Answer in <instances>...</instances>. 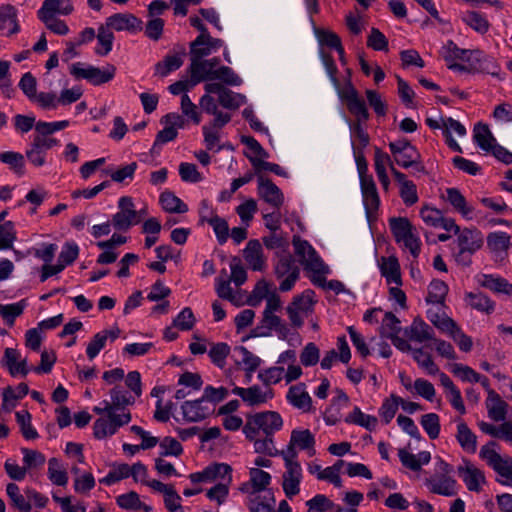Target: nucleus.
Instances as JSON below:
<instances>
[{
	"instance_id": "42",
	"label": "nucleus",
	"mask_w": 512,
	"mask_h": 512,
	"mask_svg": "<svg viewBox=\"0 0 512 512\" xmlns=\"http://www.w3.org/2000/svg\"><path fill=\"white\" fill-rule=\"evenodd\" d=\"M398 456L403 466L413 471L420 470L423 465L428 464L431 460V454L428 451L412 454L404 449H400Z\"/></svg>"
},
{
	"instance_id": "36",
	"label": "nucleus",
	"mask_w": 512,
	"mask_h": 512,
	"mask_svg": "<svg viewBox=\"0 0 512 512\" xmlns=\"http://www.w3.org/2000/svg\"><path fill=\"white\" fill-rule=\"evenodd\" d=\"M405 335L411 341L424 343L433 341V329L420 318H415L411 325L405 329Z\"/></svg>"
},
{
	"instance_id": "48",
	"label": "nucleus",
	"mask_w": 512,
	"mask_h": 512,
	"mask_svg": "<svg viewBox=\"0 0 512 512\" xmlns=\"http://www.w3.org/2000/svg\"><path fill=\"white\" fill-rule=\"evenodd\" d=\"M7 30L8 34L19 31L16 9L12 5L0 7V32Z\"/></svg>"
},
{
	"instance_id": "55",
	"label": "nucleus",
	"mask_w": 512,
	"mask_h": 512,
	"mask_svg": "<svg viewBox=\"0 0 512 512\" xmlns=\"http://www.w3.org/2000/svg\"><path fill=\"white\" fill-rule=\"evenodd\" d=\"M348 423H353L366 428L369 431H373L377 427L378 420L375 416L363 413L358 407H355L353 411L345 419Z\"/></svg>"
},
{
	"instance_id": "18",
	"label": "nucleus",
	"mask_w": 512,
	"mask_h": 512,
	"mask_svg": "<svg viewBox=\"0 0 512 512\" xmlns=\"http://www.w3.org/2000/svg\"><path fill=\"white\" fill-rule=\"evenodd\" d=\"M111 401L103 400L101 406H95L93 411L102 415L104 413H117V411L126 412L125 407L133 404L134 399L127 395V393L120 387L116 386L110 390Z\"/></svg>"
},
{
	"instance_id": "57",
	"label": "nucleus",
	"mask_w": 512,
	"mask_h": 512,
	"mask_svg": "<svg viewBox=\"0 0 512 512\" xmlns=\"http://www.w3.org/2000/svg\"><path fill=\"white\" fill-rule=\"evenodd\" d=\"M48 478L58 486H66L68 483L67 472L56 458H51L48 462Z\"/></svg>"
},
{
	"instance_id": "25",
	"label": "nucleus",
	"mask_w": 512,
	"mask_h": 512,
	"mask_svg": "<svg viewBox=\"0 0 512 512\" xmlns=\"http://www.w3.org/2000/svg\"><path fill=\"white\" fill-rule=\"evenodd\" d=\"M1 365L9 371L11 376H26L30 371L27 359L21 358L19 351L14 348H6L4 350Z\"/></svg>"
},
{
	"instance_id": "29",
	"label": "nucleus",
	"mask_w": 512,
	"mask_h": 512,
	"mask_svg": "<svg viewBox=\"0 0 512 512\" xmlns=\"http://www.w3.org/2000/svg\"><path fill=\"white\" fill-rule=\"evenodd\" d=\"M286 398L289 404L294 408H297L302 412L312 411V398L307 392L306 385L304 383H298L291 386L288 389Z\"/></svg>"
},
{
	"instance_id": "32",
	"label": "nucleus",
	"mask_w": 512,
	"mask_h": 512,
	"mask_svg": "<svg viewBox=\"0 0 512 512\" xmlns=\"http://www.w3.org/2000/svg\"><path fill=\"white\" fill-rule=\"evenodd\" d=\"M183 418L188 422H199L205 419L212 411L211 407L205 405V401L201 397L194 401H185L182 406Z\"/></svg>"
},
{
	"instance_id": "64",
	"label": "nucleus",
	"mask_w": 512,
	"mask_h": 512,
	"mask_svg": "<svg viewBox=\"0 0 512 512\" xmlns=\"http://www.w3.org/2000/svg\"><path fill=\"white\" fill-rule=\"evenodd\" d=\"M219 104L227 109H237L245 102V97L227 88L218 97Z\"/></svg>"
},
{
	"instance_id": "60",
	"label": "nucleus",
	"mask_w": 512,
	"mask_h": 512,
	"mask_svg": "<svg viewBox=\"0 0 512 512\" xmlns=\"http://www.w3.org/2000/svg\"><path fill=\"white\" fill-rule=\"evenodd\" d=\"M412 356L419 367L425 370L427 374L436 375L439 372V368L432 360L431 355L422 348L413 349Z\"/></svg>"
},
{
	"instance_id": "3",
	"label": "nucleus",
	"mask_w": 512,
	"mask_h": 512,
	"mask_svg": "<svg viewBox=\"0 0 512 512\" xmlns=\"http://www.w3.org/2000/svg\"><path fill=\"white\" fill-rule=\"evenodd\" d=\"M496 446L497 443L494 441L483 445L479 457L497 474L496 481L499 484L512 487V457L501 455Z\"/></svg>"
},
{
	"instance_id": "15",
	"label": "nucleus",
	"mask_w": 512,
	"mask_h": 512,
	"mask_svg": "<svg viewBox=\"0 0 512 512\" xmlns=\"http://www.w3.org/2000/svg\"><path fill=\"white\" fill-rule=\"evenodd\" d=\"M58 144L57 139H46L35 131L32 141L25 151V156L34 167H42L46 164V152Z\"/></svg>"
},
{
	"instance_id": "28",
	"label": "nucleus",
	"mask_w": 512,
	"mask_h": 512,
	"mask_svg": "<svg viewBox=\"0 0 512 512\" xmlns=\"http://www.w3.org/2000/svg\"><path fill=\"white\" fill-rule=\"evenodd\" d=\"M223 46V41L213 38L209 33L200 34L190 46V54L196 57H206Z\"/></svg>"
},
{
	"instance_id": "19",
	"label": "nucleus",
	"mask_w": 512,
	"mask_h": 512,
	"mask_svg": "<svg viewBox=\"0 0 512 512\" xmlns=\"http://www.w3.org/2000/svg\"><path fill=\"white\" fill-rule=\"evenodd\" d=\"M271 475L259 468L249 469V480L239 487V490L248 496H258L270 485Z\"/></svg>"
},
{
	"instance_id": "7",
	"label": "nucleus",
	"mask_w": 512,
	"mask_h": 512,
	"mask_svg": "<svg viewBox=\"0 0 512 512\" xmlns=\"http://www.w3.org/2000/svg\"><path fill=\"white\" fill-rule=\"evenodd\" d=\"M70 74L76 79H84L94 86H99L110 82L116 74V67L113 64H106L102 68L82 63H73L70 68Z\"/></svg>"
},
{
	"instance_id": "21",
	"label": "nucleus",
	"mask_w": 512,
	"mask_h": 512,
	"mask_svg": "<svg viewBox=\"0 0 512 512\" xmlns=\"http://www.w3.org/2000/svg\"><path fill=\"white\" fill-rule=\"evenodd\" d=\"M467 63H470V70H472L473 73H487L501 79L500 66L498 63L480 50H472L471 55L467 58Z\"/></svg>"
},
{
	"instance_id": "38",
	"label": "nucleus",
	"mask_w": 512,
	"mask_h": 512,
	"mask_svg": "<svg viewBox=\"0 0 512 512\" xmlns=\"http://www.w3.org/2000/svg\"><path fill=\"white\" fill-rule=\"evenodd\" d=\"M73 11L70 0H44L42 7L38 10V17L48 19L56 14L69 15Z\"/></svg>"
},
{
	"instance_id": "50",
	"label": "nucleus",
	"mask_w": 512,
	"mask_h": 512,
	"mask_svg": "<svg viewBox=\"0 0 512 512\" xmlns=\"http://www.w3.org/2000/svg\"><path fill=\"white\" fill-rule=\"evenodd\" d=\"M253 443L254 452L270 457L279 456L280 451L275 447L273 436L255 435L253 439H247Z\"/></svg>"
},
{
	"instance_id": "51",
	"label": "nucleus",
	"mask_w": 512,
	"mask_h": 512,
	"mask_svg": "<svg viewBox=\"0 0 512 512\" xmlns=\"http://www.w3.org/2000/svg\"><path fill=\"white\" fill-rule=\"evenodd\" d=\"M461 18L466 25L480 34H485L490 28V24L486 16L480 12L467 11L463 13Z\"/></svg>"
},
{
	"instance_id": "53",
	"label": "nucleus",
	"mask_w": 512,
	"mask_h": 512,
	"mask_svg": "<svg viewBox=\"0 0 512 512\" xmlns=\"http://www.w3.org/2000/svg\"><path fill=\"white\" fill-rule=\"evenodd\" d=\"M427 317L436 328L445 334L451 331L452 328H455L456 322L447 316L446 313L441 312L439 307L429 309Z\"/></svg>"
},
{
	"instance_id": "40",
	"label": "nucleus",
	"mask_w": 512,
	"mask_h": 512,
	"mask_svg": "<svg viewBox=\"0 0 512 512\" xmlns=\"http://www.w3.org/2000/svg\"><path fill=\"white\" fill-rule=\"evenodd\" d=\"M230 282L227 271L225 269L221 270L219 276L216 278V293L220 298L228 300L234 305H240L241 297L237 292L233 291Z\"/></svg>"
},
{
	"instance_id": "26",
	"label": "nucleus",
	"mask_w": 512,
	"mask_h": 512,
	"mask_svg": "<svg viewBox=\"0 0 512 512\" xmlns=\"http://www.w3.org/2000/svg\"><path fill=\"white\" fill-rule=\"evenodd\" d=\"M258 194L269 205L279 208L284 202L281 190L268 178L258 176Z\"/></svg>"
},
{
	"instance_id": "59",
	"label": "nucleus",
	"mask_w": 512,
	"mask_h": 512,
	"mask_svg": "<svg viewBox=\"0 0 512 512\" xmlns=\"http://www.w3.org/2000/svg\"><path fill=\"white\" fill-rule=\"evenodd\" d=\"M236 351L240 356V363L243 364L244 369L250 378L251 374L261 365L262 360L244 346L238 347Z\"/></svg>"
},
{
	"instance_id": "56",
	"label": "nucleus",
	"mask_w": 512,
	"mask_h": 512,
	"mask_svg": "<svg viewBox=\"0 0 512 512\" xmlns=\"http://www.w3.org/2000/svg\"><path fill=\"white\" fill-rule=\"evenodd\" d=\"M230 482L231 472H229L226 477L219 478L217 481H215L216 484L207 491V497L210 500H215L218 502V504H221L222 502H224L228 495V486Z\"/></svg>"
},
{
	"instance_id": "22",
	"label": "nucleus",
	"mask_w": 512,
	"mask_h": 512,
	"mask_svg": "<svg viewBox=\"0 0 512 512\" xmlns=\"http://www.w3.org/2000/svg\"><path fill=\"white\" fill-rule=\"evenodd\" d=\"M234 395L239 396L244 402L250 406H257L266 403L274 396L273 391L266 387L254 385L249 388L235 387L232 390Z\"/></svg>"
},
{
	"instance_id": "34",
	"label": "nucleus",
	"mask_w": 512,
	"mask_h": 512,
	"mask_svg": "<svg viewBox=\"0 0 512 512\" xmlns=\"http://www.w3.org/2000/svg\"><path fill=\"white\" fill-rule=\"evenodd\" d=\"M476 280L481 287L489 289L496 294L512 296V284L500 276L479 274L476 276Z\"/></svg>"
},
{
	"instance_id": "33",
	"label": "nucleus",
	"mask_w": 512,
	"mask_h": 512,
	"mask_svg": "<svg viewBox=\"0 0 512 512\" xmlns=\"http://www.w3.org/2000/svg\"><path fill=\"white\" fill-rule=\"evenodd\" d=\"M231 472V467L224 463L206 467L202 472L192 473L189 478L193 483H214L219 478L226 477Z\"/></svg>"
},
{
	"instance_id": "8",
	"label": "nucleus",
	"mask_w": 512,
	"mask_h": 512,
	"mask_svg": "<svg viewBox=\"0 0 512 512\" xmlns=\"http://www.w3.org/2000/svg\"><path fill=\"white\" fill-rule=\"evenodd\" d=\"M119 211L113 215L112 225L116 230L127 231L141 222L145 209L137 211L131 197L123 196L118 201Z\"/></svg>"
},
{
	"instance_id": "47",
	"label": "nucleus",
	"mask_w": 512,
	"mask_h": 512,
	"mask_svg": "<svg viewBox=\"0 0 512 512\" xmlns=\"http://www.w3.org/2000/svg\"><path fill=\"white\" fill-rule=\"evenodd\" d=\"M471 52L472 50L459 48L452 40L447 41L439 51L447 65L457 60L467 63V58H469Z\"/></svg>"
},
{
	"instance_id": "46",
	"label": "nucleus",
	"mask_w": 512,
	"mask_h": 512,
	"mask_svg": "<svg viewBox=\"0 0 512 512\" xmlns=\"http://www.w3.org/2000/svg\"><path fill=\"white\" fill-rule=\"evenodd\" d=\"M117 505L124 510H144L145 512H150L152 507L143 503L140 500V496L135 491H130L124 494H121L116 497Z\"/></svg>"
},
{
	"instance_id": "16",
	"label": "nucleus",
	"mask_w": 512,
	"mask_h": 512,
	"mask_svg": "<svg viewBox=\"0 0 512 512\" xmlns=\"http://www.w3.org/2000/svg\"><path fill=\"white\" fill-rule=\"evenodd\" d=\"M204 57H196L191 55V64L189 67L192 83L191 86L207 81L215 80L217 67L220 64V59L214 57L211 59H203Z\"/></svg>"
},
{
	"instance_id": "6",
	"label": "nucleus",
	"mask_w": 512,
	"mask_h": 512,
	"mask_svg": "<svg viewBox=\"0 0 512 512\" xmlns=\"http://www.w3.org/2000/svg\"><path fill=\"white\" fill-rule=\"evenodd\" d=\"M6 493L10 505L19 512H31L32 503H34L37 508H45L49 501L45 495L30 487H27L24 492L21 493L19 486L12 482L7 484Z\"/></svg>"
},
{
	"instance_id": "43",
	"label": "nucleus",
	"mask_w": 512,
	"mask_h": 512,
	"mask_svg": "<svg viewBox=\"0 0 512 512\" xmlns=\"http://www.w3.org/2000/svg\"><path fill=\"white\" fill-rule=\"evenodd\" d=\"M456 439L461 448L467 453H475L477 450V437L464 421L457 424Z\"/></svg>"
},
{
	"instance_id": "63",
	"label": "nucleus",
	"mask_w": 512,
	"mask_h": 512,
	"mask_svg": "<svg viewBox=\"0 0 512 512\" xmlns=\"http://www.w3.org/2000/svg\"><path fill=\"white\" fill-rule=\"evenodd\" d=\"M258 379L267 387L279 383L284 379V367L273 366L258 373Z\"/></svg>"
},
{
	"instance_id": "24",
	"label": "nucleus",
	"mask_w": 512,
	"mask_h": 512,
	"mask_svg": "<svg viewBox=\"0 0 512 512\" xmlns=\"http://www.w3.org/2000/svg\"><path fill=\"white\" fill-rule=\"evenodd\" d=\"M121 330L118 327L104 329L96 333L88 342L86 355L89 360H93L102 349L105 348L108 341L113 342L120 336Z\"/></svg>"
},
{
	"instance_id": "5",
	"label": "nucleus",
	"mask_w": 512,
	"mask_h": 512,
	"mask_svg": "<svg viewBox=\"0 0 512 512\" xmlns=\"http://www.w3.org/2000/svg\"><path fill=\"white\" fill-rule=\"evenodd\" d=\"M389 226L396 243L401 248L408 250L414 258H417L421 251V242L411 222L403 217L391 218Z\"/></svg>"
},
{
	"instance_id": "35",
	"label": "nucleus",
	"mask_w": 512,
	"mask_h": 512,
	"mask_svg": "<svg viewBox=\"0 0 512 512\" xmlns=\"http://www.w3.org/2000/svg\"><path fill=\"white\" fill-rule=\"evenodd\" d=\"M243 256L249 267L254 271H261L266 267L263 249L258 240H250L247 243Z\"/></svg>"
},
{
	"instance_id": "49",
	"label": "nucleus",
	"mask_w": 512,
	"mask_h": 512,
	"mask_svg": "<svg viewBox=\"0 0 512 512\" xmlns=\"http://www.w3.org/2000/svg\"><path fill=\"white\" fill-rule=\"evenodd\" d=\"M466 301L473 309L486 314H491L495 309V302L482 292L467 293Z\"/></svg>"
},
{
	"instance_id": "44",
	"label": "nucleus",
	"mask_w": 512,
	"mask_h": 512,
	"mask_svg": "<svg viewBox=\"0 0 512 512\" xmlns=\"http://www.w3.org/2000/svg\"><path fill=\"white\" fill-rule=\"evenodd\" d=\"M487 248L494 254H504L511 245V236L506 232H491L486 238Z\"/></svg>"
},
{
	"instance_id": "17",
	"label": "nucleus",
	"mask_w": 512,
	"mask_h": 512,
	"mask_svg": "<svg viewBox=\"0 0 512 512\" xmlns=\"http://www.w3.org/2000/svg\"><path fill=\"white\" fill-rule=\"evenodd\" d=\"M274 272L276 277L281 280L279 290L281 292L290 291L296 281L299 279L300 270L289 256L282 257L275 265Z\"/></svg>"
},
{
	"instance_id": "39",
	"label": "nucleus",
	"mask_w": 512,
	"mask_h": 512,
	"mask_svg": "<svg viewBox=\"0 0 512 512\" xmlns=\"http://www.w3.org/2000/svg\"><path fill=\"white\" fill-rule=\"evenodd\" d=\"M443 198L450 203L455 211L460 213L464 218L471 219L474 209L468 205L465 197L457 188H447Z\"/></svg>"
},
{
	"instance_id": "62",
	"label": "nucleus",
	"mask_w": 512,
	"mask_h": 512,
	"mask_svg": "<svg viewBox=\"0 0 512 512\" xmlns=\"http://www.w3.org/2000/svg\"><path fill=\"white\" fill-rule=\"evenodd\" d=\"M401 331L400 321L399 319L392 314L391 312H387L381 322L380 333L383 337L391 339L392 337L398 335Z\"/></svg>"
},
{
	"instance_id": "58",
	"label": "nucleus",
	"mask_w": 512,
	"mask_h": 512,
	"mask_svg": "<svg viewBox=\"0 0 512 512\" xmlns=\"http://www.w3.org/2000/svg\"><path fill=\"white\" fill-rule=\"evenodd\" d=\"M448 293V286L441 280H434L428 287V295L426 301L428 303L442 305Z\"/></svg>"
},
{
	"instance_id": "37",
	"label": "nucleus",
	"mask_w": 512,
	"mask_h": 512,
	"mask_svg": "<svg viewBox=\"0 0 512 512\" xmlns=\"http://www.w3.org/2000/svg\"><path fill=\"white\" fill-rule=\"evenodd\" d=\"M380 271L389 285H402L400 264L396 257H382L380 261Z\"/></svg>"
},
{
	"instance_id": "27",
	"label": "nucleus",
	"mask_w": 512,
	"mask_h": 512,
	"mask_svg": "<svg viewBox=\"0 0 512 512\" xmlns=\"http://www.w3.org/2000/svg\"><path fill=\"white\" fill-rule=\"evenodd\" d=\"M360 187L366 213L371 216L380 205V197L373 177H364L360 181Z\"/></svg>"
},
{
	"instance_id": "41",
	"label": "nucleus",
	"mask_w": 512,
	"mask_h": 512,
	"mask_svg": "<svg viewBox=\"0 0 512 512\" xmlns=\"http://www.w3.org/2000/svg\"><path fill=\"white\" fill-rule=\"evenodd\" d=\"M507 403L494 391H490L486 407L490 419L496 422L504 421L507 415Z\"/></svg>"
},
{
	"instance_id": "31",
	"label": "nucleus",
	"mask_w": 512,
	"mask_h": 512,
	"mask_svg": "<svg viewBox=\"0 0 512 512\" xmlns=\"http://www.w3.org/2000/svg\"><path fill=\"white\" fill-rule=\"evenodd\" d=\"M458 247L461 249V255L464 252L474 254L483 245V236L477 229H463L458 233Z\"/></svg>"
},
{
	"instance_id": "12",
	"label": "nucleus",
	"mask_w": 512,
	"mask_h": 512,
	"mask_svg": "<svg viewBox=\"0 0 512 512\" xmlns=\"http://www.w3.org/2000/svg\"><path fill=\"white\" fill-rule=\"evenodd\" d=\"M457 474L471 492H481L487 483L484 471L466 458L458 465Z\"/></svg>"
},
{
	"instance_id": "45",
	"label": "nucleus",
	"mask_w": 512,
	"mask_h": 512,
	"mask_svg": "<svg viewBox=\"0 0 512 512\" xmlns=\"http://www.w3.org/2000/svg\"><path fill=\"white\" fill-rule=\"evenodd\" d=\"M473 139L475 143L485 152H490L497 144L495 137L491 133L488 125L477 123L473 130Z\"/></svg>"
},
{
	"instance_id": "61",
	"label": "nucleus",
	"mask_w": 512,
	"mask_h": 512,
	"mask_svg": "<svg viewBox=\"0 0 512 512\" xmlns=\"http://www.w3.org/2000/svg\"><path fill=\"white\" fill-rule=\"evenodd\" d=\"M114 35L111 30L105 25L100 26L97 34V41L99 47L96 48L95 53L100 56H106L112 50Z\"/></svg>"
},
{
	"instance_id": "52",
	"label": "nucleus",
	"mask_w": 512,
	"mask_h": 512,
	"mask_svg": "<svg viewBox=\"0 0 512 512\" xmlns=\"http://www.w3.org/2000/svg\"><path fill=\"white\" fill-rule=\"evenodd\" d=\"M185 56L184 52L169 54L165 56L163 61L158 62L155 65V71L158 75L164 77L168 75L170 72L179 69L183 64V58Z\"/></svg>"
},
{
	"instance_id": "4",
	"label": "nucleus",
	"mask_w": 512,
	"mask_h": 512,
	"mask_svg": "<svg viewBox=\"0 0 512 512\" xmlns=\"http://www.w3.org/2000/svg\"><path fill=\"white\" fill-rule=\"evenodd\" d=\"M453 467L437 457L434 474L425 480L428 490L437 495L452 497L457 493V481L452 477Z\"/></svg>"
},
{
	"instance_id": "20",
	"label": "nucleus",
	"mask_w": 512,
	"mask_h": 512,
	"mask_svg": "<svg viewBox=\"0 0 512 512\" xmlns=\"http://www.w3.org/2000/svg\"><path fill=\"white\" fill-rule=\"evenodd\" d=\"M340 96L346 102L350 113L356 117L355 123H364L368 120L369 112L365 102L353 86L346 87Z\"/></svg>"
},
{
	"instance_id": "10",
	"label": "nucleus",
	"mask_w": 512,
	"mask_h": 512,
	"mask_svg": "<svg viewBox=\"0 0 512 512\" xmlns=\"http://www.w3.org/2000/svg\"><path fill=\"white\" fill-rule=\"evenodd\" d=\"M393 161L403 168L415 167L417 171H424L420 164V153L407 140H397L389 143Z\"/></svg>"
},
{
	"instance_id": "1",
	"label": "nucleus",
	"mask_w": 512,
	"mask_h": 512,
	"mask_svg": "<svg viewBox=\"0 0 512 512\" xmlns=\"http://www.w3.org/2000/svg\"><path fill=\"white\" fill-rule=\"evenodd\" d=\"M295 254L300 258L301 264L309 274L311 282L316 286L325 285V275L329 267L322 261L315 249L306 240L294 236L292 240Z\"/></svg>"
},
{
	"instance_id": "30",
	"label": "nucleus",
	"mask_w": 512,
	"mask_h": 512,
	"mask_svg": "<svg viewBox=\"0 0 512 512\" xmlns=\"http://www.w3.org/2000/svg\"><path fill=\"white\" fill-rule=\"evenodd\" d=\"M392 167H394V163L391 157L380 148L376 147L374 150V168L378 180L385 191H387L390 186L387 168L391 170Z\"/></svg>"
},
{
	"instance_id": "13",
	"label": "nucleus",
	"mask_w": 512,
	"mask_h": 512,
	"mask_svg": "<svg viewBox=\"0 0 512 512\" xmlns=\"http://www.w3.org/2000/svg\"><path fill=\"white\" fill-rule=\"evenodd\" d=\"M285 471L282 475V488L289 499L300 492V484L303 478L302 467L297 459L282 457Z\"/></svg>"
},
{
	"instance_id": "54",
	"label": "nucleus",
	"mask_w": 512,
	"mask_h": 512,
	"mask_svg": "<svg viewBox=\"0 0 512 512\" xmlns=\"http://www.w3.org/2000/svg\"><path fill=\"white\" fill-rule=\"evenodd\" d=\"M159 200L162 208L167 212L185 213L188 211L187 205L172 192L165 191L161 193Z\"/></svg>"
},
{
	"instance_id": "14",
	"label": "nucleus",
	"mask_w": 512,
	"mask_h": 512,
	"mask_svg": "<svg viewBox=\"0 0 512 512\" xmlns=\"http://www.w3.org/2000/svg\"><path fill=\"white\" fill-rule=\"evenodd\" d=\"M131 421L129 412L107 413V418L101 417L94 422L93 433L95 438L104 439L114 435L118 428L128 424Z\"/></svg>"
},
{
	"instance_id": "11",
	"label": "nucleus",
	"mask_w": 512,
	"mask_h": 512,
	"mask_svg": "<svg viewBox=\"0 0 512 512\" xmlns=\"http://www.w3.org/2000/svg\"><path fill=\"white\" fill-rule=\"evenodd\" d=\"M297 450H305L309 456L315 454V437L309 429H293L287 447L280 451L279 456L297 459Z\"/></svg>"
},
{
	"instance_id": "9",
	"label": "nucleus",
	"mask_w": 512,
	"mask_h": 512,
	"mask_svg": "<svg viewBox=\"0 0 512 512\" xmlns=\"http://www.w3.org/2000/svg\"><path fill=\"white\" fill-rule=\"evenodd\" d=\"M314 297V291L307 289L294 297L293 301L287 306L286 311L293 327L300 328L304 323V318L313 312Z\"/></svg>"
},
{
	"instance_id": "2",
	"label": "nucleus",
	"mask_w": 512,
	"mask_h": 512,
	"mask_svg": "<svg viewBox=\"0 0 512 512\" xmlns=\"http://www.w3.org/2000/svg\"><path fill=\"white\" fill-rule=\"evenodd\" d=\"M283 418L276 411H261L249 414L243 426L246 439H253L255 435H269L280 431L283 427Z\"/></svg>"
},
{
	"instance_id": "23",
	"label": "nucleus",
	"mask_w": 512,
	"mask_h": 512,
	"mask_svg": "<svg viewBox=\"0 0 512 512\" xmlns=\"http://www.w3.org/2000/svg\"><path fill=\"white\" fill-rule=\"evenodd\" d=\"M106 26L116 31L136 33L143 29V22L131 13H116L106 19Z\"/></svg>"
}]
</instances>
